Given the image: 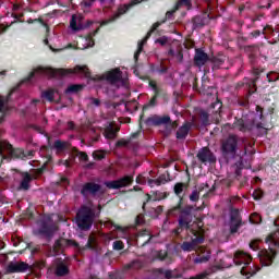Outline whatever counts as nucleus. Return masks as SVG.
<instances>
[{"label":"nucleus","instance_id":"obj_45","mask_svg":"<svg viewBox=\"0 0 279 279\" xmlns=\"http://www.w3.org/2000/svg\"><path fill=\"white\" fill-rule=\"evenodd\" d=\"M137 236L138 238L148 236V239L142 244V247H145V245H147V243H149V241H151V233H149V230H147V229H144V230L140 231L137 233Z\"/></svg>","mask_w":279,"mask_h":279},{"label":"nucleus","instance_id":"obj_36","mask_svg":"<svg viewBox=\"0 0 279 279\" xmlns=\"http://www.w3.org/2000/svg\"><path fill=\"white\" fill-rule=\"evenodd\" d=\"M144 267V264L143 262H141V259H134L133 262L126 264L124 266V269H135V270H138V269H143Z\"/></svg>","mask_w":279,"mask_h":279},{"label":"nucleus","instance_id":"obj_19","mask_svg":"<svg viewBox=\"0 0 279 279\" xmlns=\"http://www.w3.org/2000/svg\"><path fill=\"white\" fill-rule=\"evenodd\" d=\"M233 263H235L238 267H241V265H245V267H247V265L252 263V256L244 252H236Z\"/></svg>","mask_w":279,"mask_h":279},{"label":"nucleus","instance_id":"obj_63","mask_svg":"<svg viewBox=\"0 0 279 279\" xmlns=\"http://www.w3.org/2000/svg\"><path fill=\"white\" fill-rule=\"evenodd\" d=\"M168 40L169 39L167 37H160V38L156 39L155 43H157L158 45H161V47H165V45H167Z\"/></svg>","mask_w":279,"mask_h":279},{"label":"nucleus","instance_id":"obj_41","mask_svg":"<svg viewBox=\"0 0 279 279\" xmlns=\"http://www.w3.org/2000/svg\"><path fill=\"white\" fill-rule=\"evenodd\" d=\"M250 97H252V95L247 93L246 96L239 98L238 105L241 106L242 108H250Z\"/></svg>","mask_w":279,"mask_h":279},{"label":"nucleus","instance_id":"obj_40","mask_svg":"<svg viewBox=\"0 0 279 279\" xmlns=\"http://www.w3.org/2000/svg\"><path fill=\"white\" fill-rule=\"evenodd\" d=\"M26 23H28V25H32L34 23H40V25H43V27H45L46 32H49V24L45 23V20H43V17L39 19H28L26 21Z\"/></svg>","mask_w":279,"mask_h":279},{"label":"nucleus","instance_id":"obj_42","mask_svg":"<svg viewBox=\"0 0 279 279\" xmlns=\"http://www.w3.org/2000/svg\"><path fill=\"white\" fill-rule=\"evenodd\" d=\"M107 154L108 151L98 149L93 151L92 157L94 158V160H104Z\"/></svg>","mask_w":279,"mask_h":279},{"label":"nucleus","instance_id":"obj_11","mask_svg":"<svg viewBox=\"0 0 279 279\" xmlns=\"http://www.w3.org/2000/svg\"><path fill=\"white\" fill-rule=\"evenodd\" d=\"M134 182V177L132 175H125L119 180L113 181H106L105 186L110 190H119V189H125V186H130Z\"/></svg>","mask_w":279,"mask_h":279},{"label":"nucleus","instance_id":"obj_28","mask_svg":"<svg viewBox=\"0 0 279 279\" xmlns=\"http://www.w3.org/2000/svg\"><path fill=\"white\" fill-rule=\"evenodd\" d=\"M193 29H199V27H204L206 23H208V16L206 15H196L192 20Z\"/></svg>","mask_w":279,"mask_h":279},{"label":"nucleus","instance_id":"obj_7","mask_svg":"<svg viewBox=\"0 0 279 279\" xmlns=\"http://www.w3.org/2000/svg\"><path fill=\"white\" fill-rule=\"evenodd\" d=\"M263 73H265V69L254 68L253 78L244 77L242 81L235 84V89L241 90V88H244V90H246L248 95H254V93H256L257 90L256 83L258 82V80H260Z\"/></svg>","mask_w":279,"mask_h":279},{"label":"nucleus","instance_id":"obj_21","mask_svg":"<svg viewBox=\"0 0 279 279\" xmlns=\"http://www.w3.org/2000/svg\"><path fill=\"white\" fill-rule=\"evenodd\" d=\"M208 61L210 62V57H208V53L204 52L202 49H196L194 64L196 66H204V64H206Z\"/></svg>","mask_w":279,"mask_h":279},{"label":"nucleus","instance_id":"obj_8","mask_svg":"<svg viewBox=\"0 0 279 279\" xmlns=\"http://www.w3.org/2000/svg\"><path fill=\"white\" fill-rule=\"evenodd\" d=\"M221 154L225 160H232L239 150V136L231 134L221 143Z\"/></svg>","mask_w":279,"mask_h":279},{"label":"nucleus","instance_id":"obj_29","mask_svg":"<svg viewBox=\"0 0 279 279\" xmlns=\"http://www.w3.org/2000/svg\"><path fill=\"white\" fill-rule=\"evenodd\" d=\"M209 62L214 64L213 69H221L226 63V56L218 53L217 56L209 58Z\"/></svg>","mask_w":279,"mask_h":279},{"label":"nucleus","instance_id":"obj_24","mask_svg":"<svg viewBox=\"0 0 279 279\" xmlns=\"http://www.w3.org/2000/svg\"><path fill=\"white\" fill-rule=\"evenodd\" d=\"M151 38V33H147L145 38L137 43V50L134 53V62L138 64V58H141V53H143V48L147 45V40Z\"/></svg>","mask_w":279,"mask_h":279},{"label":"nucleus","instance_id":"obj_14","mask_svg":"<svg viewBox=\"0 0 279 279\" xmlns=\"http://www.w3.org/2000/svg\"><path fill=\"white\" fill-rule=\"evenodd\" d=\"M171 123V117L169 116H151L145 120V125L148 128H151L154 125L155 128H158L160 125H169Z\"/></svg>","mask_w":279,"mask_h":279},{"label":"nucleus","instance_id":"obj_17","mask_svg":"<svg viewBox=\"0 0 279 279\" xmlns=\"http://www.w3.org/2000/svg\"><path fill=\"white\" fill-rule=\"evenodd\" d=\"M97 193H101V185L95 182H87L81 189V195H97Z\"/></svg>","mask_w":279,"mask_h":279},{"label":"nucleus","instance_id":"obj_30","mask_svg":"<svg viewBox=\"0 0 279 279\" xmlns=\"http://www.w3.org/2000/svg\"><path fill=\"white\" fill-rule=\"evenodd\" d=\"M155 260H160L161 263L167 260V263L171 265V263H173V257H171L167 251L160 250L156 252Z\"/></svg>","mask_w":279,"mask_h":279},{"label":"nucleus","instance_id":"obj_31","mask_svg":"<svg viewBox=\"0 0 279 279\" xmlns=\"http://www.w3.org/2000/svg\"><path fill=\"white\" fill-rule=\"evenodd\" d=\"M32 180H33V177H32V174H29V172H23L20 187L23 191H29V182H32Z\"/></svg>","mask_w":279,"mask_h":279},{"label":"nucleus","instance_id":"obj_13","mask_svg":"<svg viewBox=\"0 0 279 279\" xmlns=\"http://www.w3.org/2000/svg\"><path fill=\"white\" fill-rule=\"evenodd\" d=\"M241 226H243V219L241 218V214L239 213V209H234L231 211V215H230V221H229L230 234H236Z\"/></svg>","mask_w":279,"mask_h":279},{"label":"nucleus","instance_id":"obj_25","mask_svg":"<svg viewBox=\"0 0 279 279\" xmlns=\"http://www.w3.org/2000/svg\"><path fill=\"white\" fill-rule=\"evenodd\" d=\"M121 129L119 126L114 128V122H110L108 126L105 129V137L108 138L109 141H112L117 138V133Z\"/></svg>","mask_w":279,"mask_h":279},{"label":"nucleus","instance_id":"obj_57","mask_svg":"<svg viewBox=\"0 0 279 279\" xmlns=\"http://www.w3.org/2000/svg\"><path fill=\"white\" fill-rule=\"evenodd\" d=\"M250 248L253 250V252H258V250H260L258 246V240H252L250 242Z\"/></svg>","mask_w":279,"mask_h":279},{"label":"nucleus","instance_id":"obj_52","mask_svg":"<svg viewBox=\"0 0 279 279\" xmlns=\"http://www.w3.org/2000/svg\"><path fill=\"white\" fill-rule=\"evenodd\" d=\"M96 0H83L81 2V8H83L84 10H88L90 8H93V5L95 4Z\"/></svg>","mask_w":279,"mask_h":279},{"label":"nucleus","instance_id":"obj_60","mask_svg":"<svg viewBox=\"0 0 279 279\" xmlns=\"http://www.w3.org/2000/svg\"><path fill=\"white\" fill-rule=\"evenodd\" d=\"M57 186H69V179L66 177H62L59 182H57Z\"/></svg>","mask_w":279,"mask_h":279},{"label":"nucleus","instance_id":"obj_54","mask_svg":"<svg viewBox=\"0 0 279 279\" xmlns=\"http://www.w3.org/2000/svg\"><path fill=\"white\" fill-rule=\"evenodd\" d=\"M159 201H160V198H156V197L151 198V195L146 194V199H145V202L143 203V206H142L144 213H145V206H147V204H149V202H159Z\"/></svg>","mask_w":279,"mask_h":279},{"label":"nucleus","instance_id":"obj_62","mask_svg":"<svg viewBox=\"0 0 279 279\" xmlns=\"http://www.w3.org/2000/svg\"><path fill=\"white\" fill-rule=\"evenodd\" d=\"M209 258H210L209 256L196 257L194 259V263L196 264L208 263Z\"/></svg>","mask_w":279,"mask_h":279},{"label":"nucleus","instance_id":"obj_44","mask_svg":"<svg viewBox=\"0 0 279 279\" xmlns=\"http://www.w3.org/2000/svg\"><path fill=\"white\" fill-rule=\"evenodd\" d=\"M69 143L62 142L60 140L54 141L53 147L57 149V151H64L66 149Z\"/></svg>","mask_w":279,"mask_h":279},{"label":"nucleus","instance_id":"obj_6","mask_svg":"<svg viewBox=\"0 0 279 279\" xmlns=\"http://www.w3.org/2000/svg\"><path fill=\"white\" fill-rule=\"evenodd\" d=\"M95 223V210L83 205L76 213V225L80 230H90Z\"/></svg>","mask_w":279,"mask_h":279},{"label":"nucleus","instance_id":"obj_34","mask_svg":"<svg viewBox=\"0 0 279 279\" xmlns=\"http://www.w3.org/2000/svg\"><path fill=\"white\" fill-rule=\"evenodd\" d=\"M193 238L191 239L192 244L196 247L197 245H202L204 243V234L199 233V231L192 230Z\"/></svg>","mask_w":279,"mask_h":279},{"label":"nucleus","instance_id":"obj_46","mask_svg":"<svg viewBox=\"0 0 279 279\" xmlns=\"http://www.w3.org/2000/svg\"><path fill=\"white\" fill-rule=\"evenodd\" d=\"M70 27L71 29H73V32H80V29H82L81 26H77V16L72 15L70 21Z\"/></svg>","mask_w":279,"mask_h":279},{"label":"nucleus","instance_id":"obj_23","mask_svg":"<svg viewBox=\"0 0 279 279\" xmlns=\"http://www.w3.org/2000/svg\"><path fill=\"white\" fill-rule=\"evenodd\" d=\"M105 80L107 82H109V84H117V83L121 82V80H122L121 70L120 69H114V70L109 71L106 74Z\"/></svg>","mask_w":279,"mask_h":279},{"label":"nucleus","instance_id":"obj_49","mask_svg":"<svg viewBox=\"0 0 279 279\" xmlns=\"http://www.w3.org/2000/svg\"><path fill=\"white\" fill-rule=\"evenodd\" d=\"M165 182V175L159 177L158 179H149L148 184L151 186V184H155L156 186H160Z\"/></svg>","mask_w":279,"mask_h":279},{"label":"nucleus","instance_id":"obj_39","mask_svg":"<svg viewBox=\"0 0 279 279\" xmlns=\"http://www.w3.org/2000/svg\"><path fill=\"white\" fill-rule=\"evenodd\" d=\"M181 250L182 252H195L196 246L193 244V242H189V241H184L182 244H181Z\"/></svg>","mask_w":279,"mask_h":279},{"label":"nucleus","instance_id":"obj_61","mask_svg":"<svg viewBox=\"0 0 279 279\" xmlns=\"http://www.w3.org/2000/svg\"><path fill=\"white\" fill-rule=\"evenodd\" d=\"M128 145H130V141L128 140H119L117 143H116V146L118 147H128Z\"/></svg>","mask_w":279,"mask_h":279},{"label":"nucleus","instance_id":"obj_2","mask_svg":"<svg viewBox=\"0 0 279 279\" xmlns=\"http://www.w3.org/2000/svg\"><path fill=\"white\" fill-rule=\"evenodd\" d=\"M266 243H268L269 247L260 250L258 252V258L262 267H271L274 265V260H276V256L278 253L275 247H279V231H276L266 238Z\"/></svg>","mask_w":279,"mask_h":279},{"label":"nucleus","instance_id":"obj_58","mask_svg":"<svg viewBox=\"0 0 279 279\" xmlns=\"http://www.w3.org/2000/svg\"><path fill=\"white\" fill-rule=\"evenodd\" d=\"M201 121L203 125H208V112H201Z\"/></svg>","mask_w":279,"mask_h":279},{"label":"nucleus","instance_id":"obj_35","mask_svg":"<svg viewBox=\"0 0 279 279\" xmlns=\"http://www.w3.org/2000/svg\"><path fill=\"white\" fill-rule=\"evenodd\" d=\"M150 71H153V73H159V75H165L169 71V66L165 65L163 62H160V64L156 66L151 65Z\"/></svg>","mask_w":279,"mask_h":279},{"label":"nucleus","instance_id":"obj_56","mask_svg":"<svg viewBox=\"0 0 279 279\" xmlns=\"http://www.w3.org/2000/svg\"><path fill=\"white\" fill-rule=\"evenodd\" d=\"M251 223L258 225L260 223V215L258 214H252L250 217Z\"/></svg>","mask_w":279,"mask_h":279},{"label":"nucleus","instance_id":"obj_53","mask_svg":"<svg viewBox=\"0 0 279 279\" xmlns=\"http://www.w3.org/2000/svg\"><path fill=\"white\" fill-rule=\"evenodd\" d=\"M148 86L154 90V95H160V87H158L156 81L150 80Z\"/></svg>","mask_w":279,"mask_h":279},{"label":"nucleus","instance_id":"obj_64","mask_svg":"<svg viewBox=\"0 0 279 279\" xmlns=\"http://www.w3.org/2000/svg\"><path fill=\"white\" fill-rule=\"evenodd\" d=\"M260 34H263V32L256 29L250 33V37L251 38H258V36H260Z\"/></svg>","mask_w":279,"mask_h":279},{"label":"nucleus","instance_id":"obj_38","mask_svg":"<svg viewBox=\"0 0 279 279\" xmlns=\"http://www.w3.org/2000/svg\"><path fill=\"white\" fill-rule=\"evenodd\" d=\"M182 5H184L187 10L193 9V3L191 2V0H179L174 4V8H175V10H180V8H182Z\"/></svg>","mask_w":279,"mask_h":279},{"label":"nucleus","instance_id":"obj_59","mask_svg":"<svg viewBox=\"0 0 279 279\" xmlns=\"http://www.w3.org/2000/svg\"><path fill=\"white\" fill-rule=\"evenodd\" d=\"M153 210L154 217L158 218L160 215H162V210H165V208L162 206H157L156 208H153Z\"/></svg>","mask_w":279,"mask_h":279},{"label":"nucleus","instance_id":"obj_47","mask_svg":"<svg viewBox=\"0 0 279 279\" xmlns=\"http://www.w3.org/2000/svg\"><path fill=\"white\" fill-rule=\"evenodd\" d=\"M266 80L267 82L271 83V82H278L279 80V73L278 72H270L268 74H266Z\"/></svg>","mask_w":279,"mask_h":279},{"label":"nucleus","instance_id":"obj_33","mask_svg":"<svg viewBox=\"0 0 279 279\" xmlns=\"http://www.w3.org/2000/svg\"><path fill=\"white\" fill-rule=\"evenodd\" d=\"M158 97H160V94H154L150 100L143 106V112H146L149 108H156L158 106Z\"/></svg>","mask_w":279,"mask_h":279},{"label":"nucleus","instance_id":"obj_20","mask_svg":"<svg viewBox=\"0 0 279 279\" xmlns=\"http://www.w3.org/2000/svg\"><path fill=\"white\" fill-rule=\"evenodd\" d=\"M155 276H165L166 279H180L182 274L178 270H165L163 268H156L154 270Z\"/></svg>","mask_w":279,"mask_h":279},{"label":"nucleus","instance_id":"obj_37","mask_svg":"<svg viewBox=\"0 0 279 279\" xmlns=\"http://www.w3.org/2000/svg\"><path fill=\"white\" fill-rule=\"evenodd\" d=\"M35 75H36V72H31V73L28 74V76H26L24 80H22V81L20 82V84H17L16 87H13V88L11 89L10 95H12V93H14L15 90H19V88H21V86H23V84H25V83H27V82H32V80H34Z\"/></svg>","mask_w":279,"mask_h":279},{"label":"nucleus","instance_id":"obj_15","mask_svg":"<svg viewBox=\"0 0 279 279\" xmlns=\"http://www.w3.org/2000/svg\"><path fill=\"white\" fill-rule=\"evenodd\" d=\"M244 51L248 53V62L252 64V69H258V54L260 53V48L258 46H245Z\"/></svg>","mask_w":279,"mask_h":279},{"label":"nucleus","instance_id":"obj_18","mask_svg":"<svg viewBox=\"0 0 279 279\" xmlns=\"http://www.w3.org/2000/svg\"><path fill=\"white\" fill-rule=\"evenodd\" d=\"M193 129V122H184L175 133L177 141H186V136H189V133Z\"/></svg>","mask_w":279,"mask_h":279},{"label":"nucleus","instance_id":"obj_26","mask_svg":"<svg viewBox=\"0 0 279 279\" xmlns=\"http://www.w3.org/2000/svg\"><path fill=\"white\" fill-rule=\"evenodd\" d=\"M169 58H175L178 62H182L184 60V53L182 52V47H170L167 52Z\"/></svg>","mask_w":279,"mask_h":279},{"label":"nucleus","instance_id":"obj_10","mask_svg":"<svg viewBox=\"0 0 279 279\" xmlns=\"http://www.w3.org/2000/svg\"><path fill=\"white\" fill-rule=\"evenodd\" d=\"M3 151H8L11 158H15L16 160H25V150L23 148H14L9 142L0 141V157L5 159Z\"/></svg>","mask_w":279,"mask_h":279},{"label":"nucleus","instance_id":"obj_55","mask_svg":"<svg viewBox=\"0 0 279 279\" xmlns=\"http://www.w3.org/2000/svg\"><path fill=\"white\" fill-rule=\"evenodd\" d=\"M190 202H199V191L193 190L190 195Z\"/></svg>","mask_w":279,"mask_h":279},{"label":"nucleus","instance_id":"obj_22","mask_svg":"<svg viewBox=\"0 0 279 279\" xmlns=\"http://www.w3.org/2000/svg\"><path fill=\"white\" fill-rule=\"evenodd\" d=\"M70 271L66 262L60 260L56 264L54 276H57V278H64V276H69Z\"/></svg>","mask_w":279,"mask_h":279},{"label":"nucleus","instance_id":"obj_12","mask_svg":"<svg viewBox=\"0 0 279 279\" xmlns=\"http://www.w3.org/2000/svg\"><path fill=\"white\" fill-rule=\"evenodd\" d=\"M7 271L9 274H27V271H32V266L25 262H11Z\"/></svg>","mask_w":279,"mask_h":279},{"label":"nucleus","instance_id":"obj_9","mask_svg":"<svg viewBox=\"0 0 279 279\" xmlns=\"http://www.w3.org/2000/svg\"><path fill=\"white\" fill-rule=\"evenodd\" d=\"M69 245H73V247H76L77 250H92L93 252H97V239L93 235H89L87 243L83 247H81L80 243L74 240L60 238L54 242V250H62V247H69Z\"/></svg>","mask_w":279,"mask_h":279},{"label":"nucleus","instance_id":"obj_3","mask_svg":"<svg viewBox=\"0 0 279 279\" xmlns=\"http://www.w3.org/2000/svg\"><path fill=\"white\" fill-rule=\"evenodd\" d=\"M46 73H48L50 77H68V75H75V73H81V75H84L87 80H90L92 82H101V80H104V77L99 75L93 76L90 70L86 65H76L74 66V69L49 68L46 70Z\"/></svg>","mask_w":279,"mask_h":279},{"label":"nucleus","instance_id":"obj_27","mask_svg":"<svg viewBox=\"0 0 279 279\" xmlns=\"http://www.w3.org/2000/svg\"><path fill=\"white\" fill-rule=\"evenodd\" d=\"M221 108H223V102L220 100H216L209 107V112H211V114H216L217 121L221 119Z\"/></svg>","mask_w":279,"mask_h":279},{"label":"nucleus","instance_id":"obj_32","mask_svg":"<svg viewBox=\"0 0 279 279\" xmlns=\"http://www.w3.org/2000/svg\"><path fill=\"white\" fill-rule=\"evenodd\" d=\"M56 93H58V90L53 88L46 89L41 92V98L46 99L50 104H53V101H56Z\"/></svg>","mask_w":279,"mask_h":279},{"label":"nucleus","instance_id":"obj_43","mask_svg":"<svg viewBox=\"0 0 279 279\" xmlns=\"http://www.w3.org/2000/svg\"><path fill=\"white\" fill-rule=\"evenodd\" d=\"M82 88H84V86H82V85H77V84L70 85L65 89V95H71L73 93H80V90H82Z\"/></svg>","mask_w":279,"mask_h":279},{"label":"nucleus","instance_id":"obj_16","mask_svg":"<svg viewBox=\"0 0 279 279\" xmlns=\"http://www.w3.org/2000/svg\"><path fill=\"white\" fill-rule=\"evenodd\" d=\"M196 158L202 162L203 165H206V162H217V158L215 157V154H213V150L208 147H203L198 150Z\"/></svg>","mask_w":279,"mask_h":279},{"label":"nucleus","instance_id":"obj_48","mask_svg":"<svg viewBox=\"0 0 279 279\" xmlns=\"http://www.w3.org/2000/svg\"><path fill=\"white\" fill-rule=\"evenodd\" d=\"M112 247L116 252H121V250L125 248V244L121 240H117L113 242Z\"/></svg>","mask_w":279,"mask_h":279},{"label":"nucleus","instance_id":"obj_4","mask_svg":"<svg viewBox=\"0 0 279 279\" xmlns=\"http://www.w3.org/2000/svg\"><path fill=\"white\" fill-rule=\"evenodd\" d=\"M256 119L263 121V108L256 107V113L243 116L242 118H235L233 128L239 132H252L256 128Z\"/></svg>","mask_w":279,"mask_h":279},{"label":"nucleus","instance_id":"obj_1","mask_svg":"<svg viewBox=\"0 0 279 279\" xmlns=\"http://www.w3.org/2000/svg\"><path fill=\"white\" fill-rule=\"evenodd\" d=\"M186 189L187 186L182 182L175 183L173 187L174 195L179 197V202L168 213L172 216L179 215L178 227L173 229L175 236H180L184 230H191V223H193V210H195V207L193 205H184V190Z\"/></svg>","mask_w":279,"mask_h":279},{"label":"nucleus","instance_id":"obj_50","mask_svg":"<svg viewBox=\"0 0 279 279\" xmlns=\"http://www.w3.org/2000/svg\"><path fill=\"white\" fill-rule=\"evenodd\" d=\"M264 196H265V192H263V190H260V189L254 190V192H253V199L258 202Z\"/></svg>","mask_w":279,"mask_h":279},{"label":"nucleus","instance_id":"obj_51","mask_svg":"<svg viewBox=\"0 0 279 279\" xmlns=\"http://www.w3.org/2000/svg\"><path fill=\"white\" fill-rule=\"evenodd\" d=\"M74 151L76 153V156H78L81 160H83L84 162H88L89 160L88 154H86L85 151H80L77 150V148H74Z\"/></svg>","mask_w":279,"mask_h":279},{"label":"nucleus","instance_id":"obj_5","mask_svg":"<svg viewBox=\"0 0 279 279\" xmlns=\"http://www.w3.org/2000/svg\"><path fill=\"white\" fill-rule=\"evenodd\" d=\"M37 226L38 228L33 231V234L35 236H44V239H48V241H51L56 232H58V225L53 222L51 216L40 219Z\"/></svg>","mask_w":279,"mask_h":279}]
</instances>
